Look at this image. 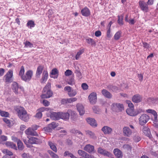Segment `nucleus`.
<instances>
[{
  "label": "nucleus",
  "mask_w": 158,
  "mask_h": 158,
  "mask_svg": "<svg viewBox=\"0 0 158 158\" xmlns=\"http://www.w3.org/2000/svg\"><path fill=\"white\" fill-rule=\"evenodd\" d=\"M43 104L45 106H48L49 104V102L46 100H44L43 101Z\"/></svg>",
  "instance_id": "obj_60"
},
{
  "label": "nucleus",
  "mask_w": 158,
  "mask_h": 158,
  "mask_svg": "<svg viewBox=\"0 0 158 158\" xmlns=\"http://www.w3.org/2000/svg\"><path fill=\"white\" fill-rule=\"evenodd\" d=\"M3 121L7 124L8 126L10 127V123L9 120L8 119L4 118L3 119Z\"/></svg>",
  "instance_id": "obj_59"
},
{
  "label": "nucleus",
  "mask_w": 158,
  "mask_h": 158,
  "mask_svg": "<svg viewBox=\"0 0 158 158\" xmlns=\"http://www.w3.org/2000/svg\"><path fill=\"white\" fill-rule=\"evenodd\" d=\"M67 102L68 103H71L76 101L77 99L76 98H67Z\"/></svg>",
  "instance_id": "obj_50"
},
{
  "label": "nucleus",
  "mask_w": 158,
  "mask_h": 158,
  "mask_svg": "<svg viewBox=\"0 0 158 158\" xmlns=\"http://www.w3.org/2000/svg\"><path fill=\"white\" fill-rule=\"evenodd\" d=\"M84 51V49H82L80 50L77 52L75 56L76 59L77 60L80 58L81 55L82 54Z\"/></svg>",
  "instance_id": "obj_40"
},
{
  "label": "nucleus",
  "mask_w": 158,
  "mask_h": 158,
  "mask_svg": "<svg viewBox=\"0 0 158 158\" xmlns=\"http://www.w3.org/2000/svg\"><path fill=\"white\" fill-rule=\"evenodd\" d=\"M89 99L90 103L94 104L97 102V94L96 93L93 92L89 96Z\"/></svg>",
  "instance_id": "obj_9"
},
{
  "label": "nucleus",
  "mask_w": 158,
  "mask_h": 158,
  "mask_svg": "<svg viewBox=\"0 0 158 158\" xmlns=\"http://www.w3.org/2000/svg\"><path fill=\"white\" fill-rule=\"evenodd\" d=\"M67 113L69 114V116L70 115L71 116L74 117L75 115V112L70 109L68 110Z\"/></svg>",
  "instance_id": "obj_47"
},
{
  "label": "nucleus",
  "mask_w": 158,
  "mask_h": 158,
  "mask_svg": "<svg viewBox=\"0 0 158 158\" xmlns=\"http://www.w3.org/2000/svg\"><path fill=\"white\" fill-rule=\"evenodd\" d=\"M23 158H32L31 155L28 153H24L22 155Z\"/></svg>",
  "instance_id": "obj_48"
},
{
  "label": "nucleus",
  "mask_w": 158,
  "mask_h": 158,
  "mask_svg": "<svg viewBox=\"0 0 158 158\" xmlns=\"http://www.w3.org/2000/svg\"><path fill=\"white\" fill-rule=\"evenodd\" d=\"M106 35L107 38H110L112 36V35L111 34V29L110 28H108L107 30Z\"/></svg>",
  "instance_id": "obj_51"
},
{
  "label": "nucleus",
  "mask_w": 158,
  "mask_h": 158,
  "mask_svg": "<svg viewBox=\"0 0 158 158\" xmlns=\"http://www.w3.org/2000/svg\"><path fill=\"white\" fill-rule=\"evenodd\" d=\"M25 133L27 135L36 136L37 134L35 131H33L31 127H29L25 131Z\"/></svg>",
  "instance_id": "obj_17"
},
{
  "label": "nucleus",
  "mask_w": 158,
  "mask_h": 158,
  "mask_svg": "<svg viewBox=\"0 0 158 158\" xmlns=\"http://www.w3.org/2000/svg\"><path fill=\"white\" fill-rule=\"evenodd\" d=\"M81 13L82 15L85 17H88L91 14L90 10L86 6L84 7L81 10Z\"/></svg>",
  "instance_id": "obj_14"
},
{
  "label": "nucleus",
  "mask_w": 158,
  "mask_h": 158,
  "mask_svg": "<svg viewBox=\"0 0 158 158\" xmlns=\"http://www.w3.org/2000/svg\"><path fill=\"white\" fill-rule=\"evenodd\" d=\"M64 91H67L69 97H73L75 96L77 94V92L75 90L72 89L71 87L67 86L64 89Z\"/></svg>",
  "instance_id": "obj_7"
},
{
  "label": "nucleus",
  "mask_w": 158,
  "mask_h": 158,
  "mask_svg": "<svg viewBox=\"0 0 158 158\" xmlns=\"http://www.w3.org/2000/svg\"><path fill=\"white\" fill-rule=\"evenodd\" d=\"M83 149L84 151L90 153L94 152V147L92 145L88 144L85 145Z\"/></svg>",
  "instance_id": "obj_13"
},
{
  "label": "nucleus",
  "mask_w": 158,
  "mask_h": 158,
  "mask_svg": "<svg viewBox=\"0 0 158 158\" xmlns=\"http://www.w3.org/2000/svg\"><path fill=\"white\" fill-rule=\"evenodd\" d=\"M78 153L81 156L84 157H85V155L87 152L85 151L81 150H79L78 151Z\"/></svg>",
  "instance_id": "obj_45"
},
{
  "label": "nucleus",
  "mask_w": 158,
  "mask_h": 158,
  "mask_svg": "<svg viewBox=\"0 0 158 158\" xmlns=\"http://www.w3.org/2000/svg\"><path fill=\"white\" fill-rule=\"evenodd\" d=\"M60 118H61L64 120H67L69 119V114L67 112L63 113L60 112Z\"/></svg>",
  "instance_id": "obj_29"
},
{
  "label": "nucleus",
  "mask_w": 158,
  "mask_h": 158,
  "mask_svg": "<svg viewBox=\"0 0 158 158\" xmlns=\"http://www.w3.org/2000/svg\"><path fill=\"white\" fill-rule=\"evenodd\" d=\"M102 35L101 31L99 30L96 31L95 33V35L96 37H99Z\"/></svg>",
  "instance_id": "obj_63"
},
{
  "label": "nucleus",
  "mask_w": 158,
  "mask_h": 158,
  "mask_svg": "<svg viewBox=\"0 0 158 158\" xmlns=\"http://www.w3.org/2000/svg\"><path fill=\"white\" fill-rule=\"evenodd\" d=\"M127 103L128 104V108H134V105L130 101H128Z\"/></svg>",
  "instance_id": "obj_62"
},
{
  "label": "nucleus",
  "mask_w": 158,
  "mask_h": 158,
  "mask_svg": "<svg viewBox=\"0 0 158 158\" xmlns=\"http://www.w3.org/2000/svg\"><path fill=\"white\" fill-rule=\"evenodd\" d=\"M93 111L96 114H98L100 111L99 108L96 106H94L93 108Z\"/></svg>",
  "instance_id": "obj_53"
},
{
  "label": "nucleus",
  "mask_w": 158,
  "mask_h": 158,
  "mask_svg": "<svg viewBox=\"0 0 158 158\" xmlns=\"http://www.w3.org/2000/svg\"><path fill=\"white\" fill-rule=\"evenodd\" d=\"M111 109L114 111L119 112L123 110L124 106L122 104L114 103L112 104Z\"/></svg>",
  "instance_id": "obj_4"
},
{
  "label": "nucleus",
  "mask_w": 158,
  "mask_h": 158,
  "mask_svg": "<svg viewBox=\"0 0 158 158\" xmlns=\"http://www.w3.org/2000/svg\"><path fill=\"white\" fill-rule=\"evenodd\" d=\"M143 97L139 94H137L133 96L132 101L134 102L138 103L142 101Z\"/></svg>",
  "instance_id": "obj_10"
},
{
  "label": "nucleus",
  "mask_w": 158,
  "mask_h": 158,
  "mask_svg": "<svg viewBox=\"0 0 158 158\" xmlns=\"http://www.w3.org/2000/svg\"><path fill=\"white\" fill-rule=\"evenodd\" d=\"M143 47L144 48L149 49L150 47L149 44L145 42H142Z\"/></svg>",
  "instance_id": "obj_55"
},
{
  "label": "nucleus",
  "mask_w": 158,
  "mask_h": 158,
  "mask_svg": "<svg viewBox=\"0 0 158 158\" xmlns=\"http://www.w3.org/2000/svg\"><path fill=\"white\" fill-rule=\"evenodd\" d=\"M0 114L2 117H8L9 115V113L6 111H2L0 110Z\"/></svg>",
  "instance_id": "obj_41"
},
{
  "label": "nucleus",
  "mask_w": 158,
  "mask_h": 158,
  "mask_svg": "<svg viewBox=\"0 0 158 158\" xmlns=\"http://www.w3.org/2000/svg\"><path fill=\"white\" fill-rule=\"evenodd\" d=\"M124 135L127 137H130L132 134V131L127 127H125L123 128Z\"/></svg>",
  "instance_id": "obj_15"
},
{
  "label": "nucleus",
  "mask_w": 158,
  "mask_h": 158,
  "mask_svg": "<svg viewBox=\"0 0 158 158\" xmlns=\"http://www.w3.org/2000/svg\"><path fill=\"white\" fill-rule=\"evenodd\" d=\"M118 20L117 21L118 24L120 25H122L123 24V15H118Z\"/></svg>",
  "instance_id": "obj_37"
},
{
  "label": "nucleus",
  "mask_w": 158,
  "mask_h": 158,
  "mask_svg": "<svg viewBox=\"0 0 158 158\" xmlns=\"http://www.w3.org/2000/svg\"><path fill=\"white\" fill-rule=\"evenodd\" d=\"M49 124V126H50L51 127V128L52 129V130L53 129H54L57 126L56 123L54 122H53L51 124Z\"/></svg>",
  "instance_id": "obj_56"
},
{
  "label": "nucleus",
  "mask_w": 158,
  "mask_h": 158,
  "mask_svg": "<svg viewBox=\"0 0 158 158\" xmlns=\"http://www.w3.org/2000/svg\"><path fill=\"white\" fill-rule=\"evenodd\" d=\"M113 152L117 158H122L123 156V153L119 149H114L113 150Z\"/></svg>",
  "instance_id": "obj_19"
},
{
  "label": "nucleus",
  "mask_w": 158,
  "mask_h": 158,
  "mask_svg": "<svg viewBox=\"0 0 158 158\" xmlns=\"http://www.w3.org/2000/svg\"><path fill=\"white\" fill-rule=\"evenodd\" d=\"M86 41L88 44H90L92 46L95 47L96 45V42L95 41L90 38L86 39Z\"/></svg>",
  "instance_id": "obj_31"
},
{
  "label": "nucleus",
  "mask_w": 158,
  "mask_h": 158,
  "mask_svg": "<svg viewBox=\"0 0 158 158\" xmlns=\"http://www.w3.org/2000/svg\"><path fill=\"white\" fill-rule=\"evenodd\" d=\"M12 88L14 92L16 94H18V91L19 88L18 84L16 82H13L12 85Z\"/></svg>",
  "instance_id": "obj_26"
},
{
  "label": "nucleus",
  "mask_w": 158,
  "mask_h": 158,
  "mask_svg": "<svg viewBox=\"0 0 158 158\" xmlns=\"http://www.w3.org/2000/svg\"><path fill=\"white\" fill-rule=\"evenodd\" d=\"M149 119V116L146 114H143L139 118V123L141 126H143L147 123Z\"/></svg>",
  "instance_id": "obj_5"
},
{
  "label": "nucleus",
  "mask_w": 158,
  "mask_h": 158,
  "mask_svg": "<svg viewBox=\"0 0 158 158\" xmlns=\"http://www.w3.org/2000/svg\"><path fill=\"white\" fill-rule=\"evenodd\" d=\"M73 72L70 70H67L64 72V75L66 76H69L72 75Z\"/></svg>",
  "instance_id": "obj_49"
},
{
  "label": "nucleus",
  "mask_w": 158,
  "mask_h": 158,
  "mask_svg": "<svg viewBox=\"0 0 158 158\" xmlns=\"http://www.w3.org/2000/svg\"><path fill=\"white\" fill-rule=\"evenodd\" d=\"M18 148L19 150H22L24 149V146L22 142L20 140L17 142Z\"/></svg>",
  "instance_id": "obj_38"
},
{
  "label": "nucleus",
  "mask_w": 158,
  "mask_h": 158,
  "mask_svg": "<svg viewBox=\"0 0 158 158\" xmlns=\"http://www.w3.org/2000/svg\"><path fill=\"white\" fill-rule=\"evenodd\" d=\"M48 144L50 146V148L55 152H57V149L56 146L54 144V143L51 141H49Z\"/></svg>",
  "instance_id": "obj_33"
},
{
  "label": "nucleus",
  "mask_w": 158,
  "mask_h": 158,
  "mask_svg": "<svg viewBox=\"0 0 158 158\" xmlns=\"http://www.w3.org/2000/svg\"><path fill=\"white\" fill-rule=\"evenodd\" d=\"M13 77V71L9 70L4 76V77L6 83H10L12 82V78Z\"/></svg>",
  "instance_id": "obj_6"
},
{
  "label": "nucleus",
  "mask_w": 158,
  "mask_h": 158,
  "mask_svg": "<svg viewBox=\"0 0 158 158\" xmlns=\"http://www.w3.org/2000/svg\"><path fill=\"white\" fill-rule=\"evenodd\" d=\"M28 141L31 144H38L40 142V140L37 138L31 137L29 139Z\"/></svg>",
  "instance_id": "obj_22"
},
{
  "label": "nucleus",
  "mask_w": 158,
  "mask_h": 158,
  "mask_svg": "<svg viewBox=\"0 0 158 158\" xmlns=\"http://www.w3.org/2000/svg\"><path fill=\"white\" fill-rule=\"evenodd\" d=\"M48 152L52 158H59V156L52 151L48 150Z\"/></svg>",
  "instance_id": "obj_39"
},
{
  "label": "nucleus",
  "mask_w": 158,
  "mask_h": 158,
  "mask_svg": "<svg viewBox=\"0 0 158 158\" xmlns=\"http://www.w3.org/2000/svg\"><path fill=\"white\" fill-rule=\"evenodd\" d=\"M16 110L20 119L25 122L28 121L29 118V116L23 107H19L17 108Z\"/></svg>",
  "instance_id": "obj_3"
},
{
  "label": "nucleus",
  "mask_w": 158,
  "mask_h": 158,
  "mask_svg": "<svg viewBox=\"0 0 158 158\" xmlns=\"http://www.w3.org/2000/svg\"><path fill=\"white\" fill-rule=\"evenodd\" d=\"M147 112L149 113L152 114L153 116L154 119L157 120V114L156 112L154 110L148 109L147 110Z\"/></svg>",
  "instance_id": "obj_32"
},
{
  "label": "nucleus",
  "mask_w": 158,
  "mask_h": 158,
  "mask_svg": "<svg viewBox=\"0 0 158 158\" xmlns=\"http://www.w3.org/2000/svg\"><path fill=\"white\" fill-rule=\"evenodd\" d=\"M71 131L73 133L77 135H80V136L81 137H82L83 136V135L81 131L77 130H75L73 129Z\"/></svg>",
  "instance_id": "obj_44"
},
{
  "label": "nucleus",
  "mask_w": 158,
  "mask_h": 158,
  "mask_svg": "<svg viewBox=\"0 0 158 158\" xmlns=\"http://www.w3.org/2000/svg\"><path fill=\"white\" fill-rule=\"evenodd\" d=\"M53 95V92L51 90V84L48 82L44 88L40 97L42 98H47L52 97Z\"/></svg>",
  "instance_id": "obj_2"
},
{
  "label": "nucleus",
  "mask_w": 158,
  "mask_h": 158,
  "mask_svg": "<svg viewBox=\"0 0 158 158\" xmlns=\"http://www.w3.org/2000/svg\"><path fill=\"white\" fill-rule=\"evenodd\" d=\"M102 93L103 96L106 98H112V95L111 94L105 89H103L102 90Z\"/></svg>",
  "instance_id": "obj_27"
},
{
  "label": "nucleus",
  "mask_w": 158,
  "mask_h": 158,
  "mask_svg": "<svg viewBox=\"0 0 158 158\" xmlns=\"http://www.w3.org/2000/svg\"><path fill=\"white\" fill-rule=\"evenodd\" d=\"M2 152L3 153L6 154L10 156L13 155V153L11 152L7 149H4L2 151Z\"/></svg>",
  "instance_id": "obj_42"
},
{
  "label": "nucleus",
  "mask_w": 158,
  "mask_h": 158,
  "mask_svg": "<svg viewBox=\"0 0 158 158\" xmlns=\"http://www.w3.org/2000/svg\"><path fill=\"white\" fill-rule=\"evenodd\" d=\"M42 116V113L38 111V112L36 113L35 115V117L38 119H40L41 118Z\"/></svg>",
  "instance_id": "obj_54"
},
{
  "label": "nucleus",
  "mask_w": 158,
  "mask_h": 158,
  "mask_svg": "<svg viewBox=\"0 0 158 158\" xmlns=\"http://www.w3.org/2000/svg\"><path fill=\"white\" fill-rule=\"evenodd\" d=\"M86 132V134L89 135L91 138L94 139H95L97 138V137L95 136L94 133L93 132L90 131H87Z\"/></svg>",
  "instance_id": "obj_36"
},
{
  "label": "nucleus",
  "mask_w": 158,
  "mask_h": 158,
  "mask_svg": "<svg viewBox=\"0 0 158 158\" xmlns=\"http://www.w3.org/2000/svg\"><path fill=\"white\" fill-rule=\"evenodd\" d=\"M86 120L88 123L92 127H96L97 125L96 121L94 119L89 118L87 119Z\"/></svg>",
  "instance_id": "obj_23"
},
{
  "label": "nucleus",
  "mask_w": 158,
  "mask_h": 158,
  "mask_svg": "<svg viewBox=\"0 0 158 158\" xmlns=\"http://www.w3.org/2000/svg\"><path fill=\"white\" fill-rule=\"evenodd\" d=\"M77 110L79 112L80 115H82L85 113V110L84 106L80 104H77Z\"/></svg>",
  "instance_id": "obj_20"
},
{
  "label": "nucleus",
  "mask_w": 158,
  "mask_h": 158,
  "mask_svg": "<svg viewBox=\"0 0 158 158\" xmlns=\"http://www.w3.org/2000/svg\"><path fill=\"white\" fill-rule=\"evenodd\" d=\"M44 68V66L42 65H39L38 67L35 74L36 77H40L42 73Z\"/></svg>",
  "instance_id": "obj_21"
},
{
  "label": "nucleus",
  "mask_w": 158,
  "mask_h": 158,
  "mask_svg": "<svg viewBox=\"0 0 158 158\" xmlns=\"http://www.w3.org/2000/svg\"><path fill=\"white\" fill-rule=\"evenodd\" d=\"M66 143L68 145H70L72 144L73 142L70 139L68 138L66 139Z\"/></svg>",
  "instance_id": "obj_61"
},
{
  "label": "nucleus",
  "mask_w": 158,
  "mask_h": 158,
  "mask_svg": "<svg viewBox=\"0 0 158 158\" xmlns=\"http://www.w3.org/2000/svg\"><path fill=\"white\" fill-rule=\"evenodd\" d=\"M81 87L83 89L86 90L88 89V86L86 83H83L81 85Z\"/></svg>",
  "instance_id": "obj_64"
},
{
  "label": "nucleus",
  "mask_w": 158,
  "mask_h": 158,
  "mask_svg": "<svg viewBox=\"0 0 158 158\" xmlns=\"http://www.w3.org/2000/svg\"><path fill=\"white\" fill-rule=\"evenodd\" d=\"M50 118L54 120H58L60 119V112H52L50 114Z\"/></svg>",
  "instance_id": "obj_18"
},
{
  "label": "nucleus",
  "mask_w": 158,
  "mask_h": 158,
  "mask_svg": "<svg viewBox=\"0 0 158 158\" xmlns=\"http://www.w3.org/2000/svg\"><path fill=\"white\" fill-rule=\"evenodd\" d=\"M6 145L8 147L15 150H17V147L16 145L12 142L9 141L6 142Z\"/></svg>",
  "instance_id": "obj_30"
},
{
  "label": "nucleus",
  "mask_w": 158,
  "mask_h": 158,
  "mask_svg": "<svg viewBox=\"0 0 158 158\" xmlns=\"http://www.w3.org/2000/svg\"><path fill=\"white\" fill-rule=\"evenodd\" d=\"M102 131L105 134H110L111 133L112 130V128L107 126H104L102 129Z\"/></svg>",
  "instance_id": "obj_16"
},
{
  "label": "nucleus",
  "mask_w": 158,
  "mask_h": 158,
  "mask_svg": "<svg viewBox=\"0 0 158 158\" xmlns=\"http://www.w3.org/2000/svg\"><path fill=\"white\" fill-rule=\"evenodd\" d=\"M139 6L141 10L146 12L148 11V4L143 1H139Z\"/></svg>",
  "instance_id": "obj_8"
},
{
  "label": "nucleus",
  "mask_w": 158,
  "mask_h": 158,
  "mask_svg": "<svg viewBox=\"0 0 158 158\" xmlns=\"http://www.w3.org/2000/svg\"><path fill=\"white\" fill-rule=\"evenodd\" d=\"M98 153L107 157L110 156L111 155V153L110 152L101 147L98 148Z\"/></svg>",
  "instance_id": "obj_11"
},
{
  "label": "nucleus",
  "mask_w": 158,
  "mask_h": 158,
  "mask_svg": "<svg viewBox=\"0 0 158 158\" xmlns=\"http://www.w3.org/2000/svg\"><path fill=\"white\" fill-rule=\"evenodd\" d=\"M127 114L132 116H134L137 115L136 111H134V108H127L126 110Z\"/></svg>",
  "instance_id": "obj_25"
},
{
  "label": "nucleus",
  "mask_w": 158,
  "mask_h": 158,
  "mask_svg": "<svg viewBox=\"0 0 158 158\" xmlns=\"http://www.w3.org/2000/svg\"><path fill=\"white\" fill-rule=\"evenodd\" d=\"M49 110V108H46L44 107H42L40 108L39 109L37 110L39 112H43L45 110L47 111Z\"/></svg>",
  "instance_id": "obj_57"
},
{
  "label": "nucleus",
  "mask_w": 158,
  "mask_h": 158,
  "mask_svg": "<svg viewBox=\"0 0 158 158\" xmlns=\"http://www.w3.org/2000/svg\"><path fill=\"white\" fill-rule=\"evenodd\" d=\"M67 83L68 84L70 85H72L75 84V82L74 79L73 78L71 79L68 81H67Z\"/></svg>",
  "instance_id": "obj_58"
},
{
  "label": "nucleus",
  "mask_w": 158,
  "mask_h": 158,
  "mask_svg": "<svg viewBox=\"0 0 158 158\" xmlns=\"http://www.w3.org/2000/svg\"><path fill=\"white\" fill-rule=\"evenodd\" d=\"M25 45V47L26 48L30 47L31 48L33 47V44L31 42L28 41H26V42L23 43Z\"/></svg>",
  "instance_id": "obj_43"
},
{
  "label": "nucleus",
  "mask_w": 158,
  "mask_h": 158,
  "mask_svg": "<svg viewBox=\"0 0 158 158\" xmlns=\"http://www.w3.org/2000/svg\"><path fill=\"white\" fill-rule=\"evenodd\" d=\"M50 74L54 76L53 77L51 76V77L54 78H57L58 76L59 71L57 69L54 68L52 70Z\"/></svg>",
  "instance_id": "obj_28"
},
{
  "label": "nucleus",
  "mask_w": 158,
  "mask_h": 158,
  "mask_svg": "<svg viewBox=\"0 0 158 158\" xmlns=\"http://www.w3.org/2000/svg\"><path fill=\"white\" fill-rule=\"evenodd\" d=\"M26 26L30 28L33 27L35 26L34 22L32 20H29L27 23Z\"/></svg>",
  "instance_id": "obj_35"
},
{
  "label": "nucleus",
  "mask_w": 158,
  "mask_h": 158,
  "mask_svg": "<svg viewBox=\"0 0 158 158\" xmlns=\"http://www.w3.org/2000/svg\"><path fill=\"white\" fill-rule=\"evenodd\" d=\"M74 73L76 74L77 76L79 78H81L82 77V74L79 70H76Z\"/></svg>",
  "instance_id": "obj_52"
},
{
  "label": "nucleus",
  "mask_w": 158,
  "mask_h": 158,
  "mask_svg": "<svg viewBox=\"0 0 158 158\" xmlns=\"http://www.w3.org/2000/svg\"><path fill=\"white\" fill-rule=\"evenodd\" d=\"M48 77V73L46 70L43 71L42 76L41 78V83H45L47 80Z\"/></svg>",
  "instance_id": "obj_24"
},
{
  "label": "nucleus",
  "mask_w": 158,
  "mask_h": 158,
  "mask_svg": "<svg viewBox=\"0 0 158 158\" xmlns=\"http://www.w3.org/2000/svg\"><path fill=\"white\" fill-rule=\"evenodd\" d=\"M122 33L121 31H119L117 32L114 35V39L116 40H118L121 37Z\"/></svg>",
  "instance_id": "obj_34"
},
{
  "label": "nucleus",
  "mask_w": 158,
  "mask_h": 158,
  "mask_svg": "<svg viewBox=\"0 0 158 158\" xmlns=\"http://www.w3.org/2000/svg\"><path fill=\"white\" fill-rule=\"evenodd\" d=\"M24 67L23 66H22L20 68L19 76L21 77L22 80L25 82H28L30 81L32 77L33 72L31 70H28L24 75Z\"/></svg>",
  "instance_id": "obj_1"
},
{
  "label": "nucleus",
  "mask_w": 158,
  "mask_h": 158,
  "mask_svg": "<svg viewBox=\"0 0 158 158\" xmlns=\"http://www.w3.org/2000/svg\"><path fill=\"white\" fill-rule=\"evenodd\" d=\"M43 130L46 132H51L52 130L50 126H49V124L48 126L44 127Z\"/></svg>",
  "instance_id": "obj_46"
},
{
  "label": "nucleus",
  "mask_w": 158,
  "mask_h": 158,
  "mask_svg": "<svg viewBox=\"0 0 158 158\" xmlns=\"http://www.w3.org/2000/svg\"><path fill=\"white\" fill-rule=\"evenodd\" d=\"M142 131L144 134L147 136L148 137L149 139L152 140H153L152 136L151 134V132L149 128L147 127H143Z\"/></svg>",
  "instance_id": "obj_12"
}]
</instances>
